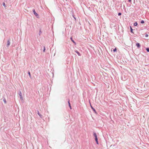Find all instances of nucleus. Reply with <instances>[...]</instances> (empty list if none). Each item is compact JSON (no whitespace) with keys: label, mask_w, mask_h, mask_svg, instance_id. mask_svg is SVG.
I'll use <instances>...</instances> for the list:
<instances>
[{"label":"nucleus","mask_w":149,"mask_h":149,"mask_svg":"<svg viewBox=\"0 0 149 149\" xmlns=\"http://www.w3.org/2000/svg\"><path fill=\"white\" fill-rule=\"evenodd\" d=\"M69 107H70V109H72V108L71 105H69Z\"/></svg>","instance_id":"nucleus-20"},{"label":"nucleus","mask_w":149,"mask_h":149,"mask_svg":"<svg viewBox=\"0 0 149 149\" xmlns=\"http://www.w3.org/2000/svg\"><path fill=\"white\" fill-rule=\"evenodd\" d=\"M4 101L5 103H6V101L5 99L4 100Z\"/></svg>","instance_id":"nucleus-22"},{"label":"nucleus","mask_w":149,"mask_h":149,"mask_svg":"<svg viewBox=\"0 0 149 149\" xmlns=\"http://www.w3.org/2000/svg\"><path fill=\"white\" fill-rule=\"evenodd\" d=\"M137 24H138L137 22H136L134 23V26H137Z\"/></svg>","instance_id":"nucleus-9"},{"label":"nucleus","mask_w":149,"mask_h":149,"mask_svg":"<svg viewBox=\"0 0 149 149\" xmlns=\"http://www.w3.org/2000/svg\"><path fill=\"white\" fill-rule=\"evenodd\" d=\"M146 50L147 52H149V48H147L146 49Z\"/></svg>","instance_id":"nucleus-13"},{"label":"nucleus","mask_w":149,"mask_h":149,"mask_svg":"<svg viewBox=\"0 0 149 149\" xmlns=\"http://www.w3.org/2000/svg\"><path fill=\"white\" fill-rule=\"evenodd\" d=\"M141 24H143L144 23V22L143 20H142L141 21Z\"/></svg>","instance_id":"nucleus-12"},{"label":"nucleus","mask_w":149,"mask_h":149,"mask_svg":"<svg viewBox=\"0 0 149 149\" xmlns=\"http://www.w3.org/2000/svg\"><path fill=\"white\" fill-rule=\"evenodd\" d=\"M91 108L93 110V111H95V109L91 106Z\"/></svg>","instance_id":"nucleus-15"},{"label":"nucleus","mask_w":149,"mask_h":149,"mask_svg":"<svg viewBox=\"0 0 149 149\" xmlns=\"http://www.w3.org/2000/svg\"><path fill=\"white\" fill-rule=\"evenodd\" d=\"M38 114L39 116H40V115L39 113H38Z\"/></svg>","instance_id":"nucleus-25"},{"label":"nucleus","mask_w":149,"mask_h":149,"mask_svg":"<svg viewBox=\"0 0 149 149\" xmlns=\"http://www.w3.org/2000/svg\"><path fill=\"white\" fill-rule=\"evenodd\" d=\"M95 140L97 143V144H98V139L97 137L95 138Z\"/></svg>","instance_id":"nucleus-5"},{"label":"nucleus","mask_w":149,"mask_h":149,"mask_svg":"<svg viewBox=\"0 0 149 149\" xmlns=\"http://www.w3.org/2000/svg\"><path fill=\"white\" fill-rule=\"evenodd\" d=\"M70 101L69 100L68 101V104H69V106L70 105Z\"/></svg>","instance_id":"nucleus-16"},{"label":"nucleus","mask_w":149,"mask_h":149,"mask_svg":"<svg viewBox=\"0 0 149 149\" xmlns=\"http://www.w3.org/2000/svg\"><path fill=\"white\" fill-rule=\"evenodd\" d=\"M28 73L29 75V77H30V78H31V74H30V72H28Z\"/></svg>","instance_id":"nucleus-10"},{"label":"nucleus","mask_w":149,"mask_h":149,"mask_svg":"<svg viewBox=\"0 0 149 149\" xmlns=\"http://www.w3.org/2000/svg\"><path fill=\"white\" fill-rule=\"evenodd\" d=\"M33 13L34 14V15L36 16H37L38 15V14H37V13H36V12H35V10H33Z\"/></svg>","instance_id":"nucleus-2"},{"label":"nucleus","mask_w":149,"mask_h":149,"mask_svg":"<svg viewBox=\"0 0 149 149\" xmlns=\"http://www.w3.org/2000/svg\"><path fill=\"white\" fill-rule=\"evenodd\" d=\"M136 45L138 48H139L140 46V44L139 43H136Z\"/></svg>","instance_id":"nucleus-3"},{"label":"nucleus","mask_w":149,"mask_h":149,"mask_svg":"<svg viewBox=\"0 0 149 149\" xmlns=\"http://www.w3.org/2000/svg\"><path fill=\"white\" fill-rule=\"evenodd\" d=\"M116 51V48L115 49L113 50V51L115 52Z\"/></svg>","instance_id":"nucleus-17"},{"label":"nucleus","mask_w":149,"mask_h":149,"mask_svg":"<svg viewBox=\"0 0 149 149\" xmlns=\"http://www.w3.org/2000/svg\"><path fill=\"white\" fill-rule=\"evenodd\" d=\"M70 39L71 40H72V41L74 43L75 45H76V43L74 42V41L72 40V38L71 37L70 38Z\"/></svg>","instance_id":"nucleus-7"},{"label":"nucleus","mask_w":149,"mask_h":149,"mask_svg":"<svg viewBox=\"0 0 149 149\" xmlns=\"http://www.w3.org/2000/svg\"><path fill=\"white\" fill-rule=\"evenodd\" d=\"M131 0H128V1L129 2H131Z\"/></svg>","instance_id":"nucleus-24"},{"label":"nucleus","mask_w":149,"mask_h":149,"mask_svg":"<svg viewBox=\"0 0 149 149\" xmlns=\"http://www.w3.org/2000/svg\"><path fill=\"white\" fill-rule=\"evenodd\" d=\"M69 107H70V109H72V108L71 105H69Z\"/></svg>","instance_id":"nucleus-21"},{"label":"nucleus","mask_w":149,"mask_h":149,"mask_svg":"<svg viewBox=\"0 0 149 149\" xmlns=\"http://www.w3.org/2000/svg\"><path fill=\"white\" fill-rule=\"evenodd\" d=\"M121 15V13H118V15L119 16L120 15Z\"/></svg>","instance_id":"nucleus-18"},{"label":"nucleus","mask_w":149,"mask_h":149,"mask_svg":"<svg viewBox=\"0 0 149 149\" xmlns=\"http://www.w3.org/2000/svg\"><path fill=\"white\" fill-rule=\"evenodd\" d=\"M3 5L4 7H6V5L5 3L3 2Z\"/></svg>","instance_id":"nucleus-14"},{"label":"nucleus","mask_w":149,"mask_h":149,"mask_svg":"<svg viewBox=\"0 0 149 149\" xmlns=\"http://www.w3.org/2000/svg\"><path fill=\"white\" fill-rule=\"evenodd\" d=\"M145 36L146 37H148V34H146Z\"/></svg>","instance_id":"nucleus-23"},{"label":"nucleus","mask_w":149,"mask_h":149,"mask_svg":"<svg viewBox=\"0 0 149 149\" xmlns=\"http://www.w3.org/2000/svg\"><path fill=\"white\" fill-rule=\"evenodd\" d=\"M19 95L20 96V97L21 99L22 100L23 99L22 96V93L21 91H20L19 93Z\"/></svg>","instance_id":"nucleus-1"},{"label":"nucleus","mask_w":149,"mask_h":149,"mask_svg":"<svg viewBox=\"0 0 149 149\" xmlns=\"http://www.w3.org/2000/svg\"><path fill=\"white\" fill-rule=\"evenodd\" d=\"M75 52H76V53L78 54V55L79 56H81V54L78 51H75Z\"/></svg>","instance_id":"nucleus-6"},{"label":"nucleus","mask_w":149,"mask_h":149,"mask_svg":"<svg viewBox=\"0 0 149 149\" xmlns=\"http://www.w3.org/2000/svg\"><path fill=\"white\" fill-rule=\"evenodd\" d=\"M130 30H131V32L133 33V29H132V27H130Z\"/></svg>","instance_id":"nucleus-11"},{"label":"nucleus","mask_w":149,"mask_h":149,"mask_svg":"<svg viewBox=\"0 0 149 149\" xmlns=\"http://www.w3.org/2000/svg\"><path fill=\"white\" fill-rule=\"evenodd\" d=\"M45 47H44V50H43V52H45Z\"/></svg>","instance_id":"nucleus-19"},{"label":"nucleus","mask_w":149,"mask_h":149,"mask_svg":"<svg viewBox=\"0 0 149 149\" xmlns=\"http://www.w3.org/2000/svg\"><path fill=\"white\" fill-rule=\"evenodd\" d=\"M94 136L95 137V138L97 137V136L96 134V133H94Z\"/></svg>","instance_id":"nucleus-8"},{"label":"nucleus","mask_w":149,"mask_h":149,"mask_svg":"<svg viewBox=\"0 0 149 149\" xmlns=\"http://www.w3.org/2000/svg\"><path fill=\"white\" fill-rule=\"evenodd\" d=\"M10 44V42L9 40H8L7 41V46H9Z\"/></svg>","instance_id":"nucleus-4"}]
</instances>
